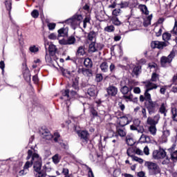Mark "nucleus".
I'll return each instance as SVG.
<instances>
[{
  "label": "nucleus",
  "instance_id": "obj_10",
  "mask_svg": "<svg viewBox=\"0 0 177 177\" xmlns=\"http://www.w3.org/2000/svg\"><path fill=\"white\" fill-rule=\"evenodd\" d=\"M160 121V114H156L153 118L149 117L147 120V124L151 127H156Z\"/></svg>",
  "mask_w": 177,
  "mask_h": 177
},
{
  "label": "nucleus",
  "instance_id": "obj_13",
  "mask_svg": "<svg viewBox=\"0 0 177 177\" xmlns=\"http://www.w3.org/2000/svg\"><path fill=\"white\" fill-rule=\"evenodd\" d=\"M106 92L109 96H116L118 93V88L114 86H109L106 88Z\"/></svg>",
  "mask_w": 177,
  "mask_h": 177
},
{
  "label": "nucleus",
  "instance_id": "obj_6",
  "mask_svg": "<svg viewBox=\"0 0 177 177\" xmlns=\"http://www.w3.org/2000/svg\"><path fill=\"white\" fill-rule=\"evenodd\" d=\"M158 104H160V100L156 101H150L148 102V104L147 105V110L149 111V114H154V113L156 111L157 107H158Z\"/></svg>",
  "mask_w": 177,
  "mask_h": 177
},
{
  "label": "nucleus",
  "instance_id": "obj_22",
  "mask_svg": "<svg viewBox=\"0 0 177 177\" xmlns=\"http://www.w3.org/2000/svg\"><path fill=\"white\" fill-rule=\"evenodd\" d=\"M73 81V83L72 84V88H74L76 91L79 88V82H80V77H75L74 79H72Z\"/></svg>",
  "mask_w": 177,
  "mask_h": 177
},
{
  "label": "nucleus",
  "instance_id": "obj_59",
  "mask_svg": "<svg viewBox=\"0 0 177 177\" xmlns=\"http://www.w3.org/2000/svg\"><path fill=\"white\" fill-rule=\"evenodd\" d=\"M46 62L47 63H52V57H50V55L48 54L46 55Z\"/></svg>",
  "mask_w": 177,
  "mask_h": 177
},
{
  "label": "nucleus",
  "instance_id": "obj_52",
  "mask_svg": "<svg viewBox=\"0 0 177 177\" xmlns=\"http://www.w3.org/2000/svg\"><path fill=\"white\" fill-rule=\"evenodd\" d=\"M171 34L177 35V21H175L174 26L173 28V30H171Z\"/></svg>",
  "mask_w": 177,
  "mask_h": 177
},
{
  "label": "nucleus",
  "instance_id": "obj_3",
  "mask_svg": "<svg viewBox=\"0 0 177 177\" xmlns=\"http://www.w3.org/2000/svg\"><path fill=\"white\" fill-rule=\"evenodd\" d=\"M145 165L147 167L149 175L153 176L161 174V169H160V166H158L157 163H154L153 162H146Z\"/></svg>",
  "mask_w": 177,
  "mask_h": 177
},
{
  "label": "nucleus",
  "instance_id": "obj_9",
  "mask_svg": "<svg viewBox=\"0 0 177 177\" xmlns=\"http://www.w3.org/2000/svg\"><path fill=\"white\" fill-rule=\"evenodd\" d=\"M165 46H168V42L153 41L151 43L152 49H156V48L158 49H164Z\"/></svg>",
  "mask_w": 177,
  "mask_h": 177
},
{
  "label": "nucleus",
  "instance_id": "obj_16",
  "mask_svg": "<svg viewBox=\"0 0 177 177\" xmlns=\"http://www.w3.org/2000/svg\"><path fill=\"white\" fill-rule=\"evenodd\" d=\"M145 88H146V91H148L150 92V91H153V89H157V88H158V86L149 81L145 82Z\"/></svg>",
  "mask_w": 177,
  "mask_h": 177
},
{
  "label": "nucleus",
  "instance_id": "obj_25",
  "mask_svg": "<svg viewBox=\"0 0 177 177\" xmlns=\"http://www.w3.org/2000/svg\"><path fill=\"white\" fill-rule=\"evenodd\" d=\"M68 33V31L66 28H61L58 30V37H66Z\"/></svg>",
  "mask_w": 177,
  "mask_h": 177
},
{
  "label": "nucleus",
  "instance_id": "obj_44",
  "mask_svg": "<svg viewBox=\"0 0 177 177\" xmlns=\"http://www.w3.org/2000/svg\"><path fill=\"white\" fill-rule=\"evenodd\" d=\"M140 115L143 117V118H147V113H146V109L145 108H142L141 111L139 112Z\"/></svg>",
  "mask_w": 177,
  "mask_h": 177
},
{
  "label": "nucleus",
  "instance_id": "obj_34",
  "mask_svg": "<svg viewBox=\"0 0 177 177\" xmlns=\"http://www.w3.org/2000/svg\"><path fill=\"white\" fill-rule=\"evenodd\" d=\"M120 92H122V95H128V93H131V89L127 86H124L121 89Z\"/></svg>",
  "mask_w": 177,
  "mask_h": 177
},
{
  "label": "nucleus",
  "instance_id": "obj_42",
  "mask_svg": "<svg viewBox=\"0 0 177 177\" xmlns=\"http://www.w3.org/2000/svg\"><path fill=\"white\" fill-rule=\"evenodd\" d=\"M43 171H44L45 173L46 172H50L52 171V167H50V165L49 163H47L43 167Z\"/></svg>",
  "mask_w": 177,
  "mask_h": 177
},
{
  "label": "nucleus",
  "instance_id": "obj_15",
  "mask_svg": "<svg viewBox=\"0 0 177 177\" xmlns=\"http://www.w3.org/2000/svg\"><path fill=\"white\" fill-rule=\"evenodd\" d=\"M77 133L81 139H82L83 142H85L86 143H88V136H89V133L86 131H77Z\"/></svg>",
  "mask_w": 177,
  "mask_h": 177
},
{
  "label": "nucleus",
  "instance_id": "obj_40",
  "mask_svg": "<svg viewBox=\"0 0 177 177\" xmlns=\"http://www.w3.org/2000/svg\"><path fill=\"white\" fill-rule=\"evenodd\" d=\"M111 20L113 24L115 26H121V21H120V19L117 17H113Z\"/></svg>",
  "mask_w": 177,
  "mask_h": 177
},
{
  "label": "nucleus",
  "instance_id": "obj_12",
  "mask_svg": "<svg viewBox=\"0 0 177 177\" xmlns=\"http://www.w3.org/2000/svg\"><path fill=\"white\" fill-rule=\"evenodd\" d=\"M132 151H133V149H128L127 151V154L129 156V157H131L133 160V161H136L137 162H139L140 164H143V159L138 158V156H133L132 153Z\"/></svg>",
  "mask_w": 177,
  "mask_h": 177
},
{
  "label": "nucleus",
  "instance_id": "obj_60",
  "mask_svg": "<svg viewBox=\"0 0 177 177\" xmlns=\"http://www.w3.org/2000/svg\"><path fill=\"white\" fill-rule=\"evenodd\" d=\"M118 107L121 111H124L125 110V105L122 104V102H120L118 104Z\"/></svg>",
  "mask_w": 177,
  "mask_h": 177
},
{
  "label": "nucleus",
  "instance_id": "obj_18",
  "mask_svg": "<svg viewBox=\"0 0 177 177\" xmlns=\"http://www.w3.org/2000/svg\"><path fill=\"white\" fill-rule=\"evenodd\" d=\"M57 51V48L56 46L50 44L48 47V52L50 53V56H55L56 55V52Z\"/></svg>",
  "mask_w": 177,
  "mask_h": 177
},
{
  "label": "nucleus",
  "instance_id": "obj_37",
  "mask_svg": "<svg viewBox=\"0 0 177 177\" xmlns=\"http://www.w3.org/2000/svg\"><path fill=\"white\" fill-rule=\"evenodd\" d=\"M77 53L79 56H84V55H85V47L82 46H80L77 49Z\"/></svg>",
  "mask_w": 177,
  "mask_h": 177
},
{
  "label": "nucleus",
  "instance_id": "obj_38",
  "mask_svg": "<svg viewBox=\"0 0 177 177\" xmlns=\"http://www.w3.org/2000/svg\"><path fill=\"white\" fill-rule=\"evenodd\" d=\"M115 30V28L113 25L107 26L104 28V31L106 32H113Z\"/></svg>",
  "mask_w": 177,
  "mask_h": 177
},
{
  "label": "nucleus",
  "instance_id": "obj_2",
  "mask_svg": "<svg viewBox=\"0 0 177 177\" xmlns=\"http://www.w3.org/2000/svg\"><path fill=\"white\" fill-rule=\"evenodd\" d=\"M84 17L81 15H75L71 18L66 20V24H68L72 27L73 30L80 27V25L82 22Z\"/></svg>",
  "mask_w": 177,
  "mask_h": 177
},
{
  "label": "nucleus",
  "instance_id": "obj_61",
  "mask_svg": "<svg viewBox=\"0 0 177 177\" xmlns=\"http://www.w3.org/2000/svg\"><path fill=\"white\" fill-rule=\"evenodd\" d=\"M59 44L60 45H67V39H62L59 40Z\"/></svg>",
  "mask_w": 177,
  "mask_h": 177
},
{
  "label": "nucleus",
  "instance_id": "obj_33",
  "mask_svg": "<svg viewBox=\"0 0 177 177\" xmlns=\"http://www.w3.org/2000/svg\"><path fill=\"white\" fill-rule=\"evenodd\" d=\"M151 19H153V15H149L146 20H145L143 24L145 27L150 26L151 24Z\"/></svg>",
  "mask_w": 177,
  "mask_h": 177
},
{
  "label": "nucleus",
  "instance_id": "obj_46",
  "mask_svg": "<svg viewBox=\"0 0 177 177\" xmlns=\"http://www.w3.org/2000/svg\"><path fill=\"white\" fill-rule=\"evenodd\" d=\"M5 4L7 10H10V9H12V0H6Z\"/></svg>",
  "mask_w": 177,
  "mask_h": 177
},
{
  "label": "nucleus",
  "instance_id": "obj_28",
  "mask_svg": "<svg viewBox=\"0 0 177 177\" xmlns=\"http://www.w3.org/2000/svg\"><path fill=\"white\" fill-rule=\"evenodd\" d=\"M100 68L103 73H107V71H109V65H107V62H102L100 64Z\"/></svg>",
  "mask_w": 177,
  "mask_h": 177
},
{
  "label": "nucleus",
  "instance_id": "obj_39",
  "mask_svg": "<svg viewBox=\"0 0 177 177\" xmlns=\"http://www.w3.org/2000/svg\"><path fill=\"white\" fill-rule=\"evenodd\" d=\"M171 114H172L173 120L176 121L177 122V111H176V108H171Z\"/></svg>",
  "mask_w": 177,
  "mask_h": 177
},
{
  "label": "nucleus",
  "instance_id": "obj_53",
  "mask_svg": "<svg viewBox=\"0 0 177 177\" xmlns=\"http://www.w3.org/2000/svg\"><path fill=\"white\" fill-rule=\"evenodd\" d=\"M120 12H121V10L115 9V10H113L112 15H113V16H115V17H117V16H118V15H120Z\"/></svg>",
  "mask_w": 177,
  "mask_h": 177
},
{
  "label": "nucleus",
  "instance_id": "obj_35",
  "mask_svg": "<svg viewBox=\"0 0 177 177\" xmlns=\"http://www.w3.org/2000/svg\"><path fill=\"white\" fill-rule=\"evenodd\" d=\"M88 39L89 41H94L95 39H96V32H95L94 31L90 32L88 35Z\"/></svg>",
  "mask_w": 177,
  "mask_h": 177
},
{
  "label": "nucleus",
  "instance_id": "obj_8",
  "mask_svg": "<svg viewBox=\"0 0 177 177\" xmlns=\"http://www.w3.org/2000/svg\"><path fill=\"white\" fill-rule=\"evenodd\" d=\"M167 156V152L162 149H159L158 150H154L152 153V157L154 160H161L165 158Z\"/></svg>",
  "mask_w": 177,
  "mask_h": 177
},
{
  "label": "nucleus",
  "instance_id": "obj_23",
  "mask_svg": "<svg viewBox=\"0 0 177 177\" xmlns=\"http://www.w3.org/2000/svg\"><path fill=\"white\" fill-rule=\"evenodd\" d=\"M138 8L140 10H141V12L144 13V15H149V10L147 9V6H146V5L140 4L138 6Z\"/></svg>",
  "mask_w": 177,
  "mask_h": 177
},
{
  "label": "nucleus",
  "instance_id": "obj_19",
  "mask_svg": "<svg viewBox=\"0 0 177 177\" xmlns=\"http://www.w3.org/2000/svg\"><path fill=\"white\" fill-rule=\"evenodd\" d=\"M42 138L44 139H46V140H50V139H52V138H53V136H52V134H50V132H49V131L45 130L42 133Z\"/></svg>",
  "mask_w": 177,
  "mask_h": 177
},
{
  "label": "nucleus",
  "instance_id": "obj_63",
  "mask_svg": "<svg viewBox=\"0 0 177 177\" xmlns=\"http://www.w3.org/2000/svg\"><path fill=\"white\" fill-rule=\"evenodd\" d=\"M171 157L172 160H177V151L171 153Z\"/></svg>",
  "mask_w": 177,
  "mask_h": 177
},
{
  "label": "nucleus",
  "instance_id": "obj_17",
  "mask_svg": "<svg viewBox=\"0 0 177 177\" xmlns=\"http://www.w3.org/2000/svg\"><path fill=\"white\" fill-rule=\"evenodd\" d=\"M160 103L161 104V105L159 109V113L160 114H164V116L167 117V101H164Z\"/></svg>",
  "mask_w": 177,
  "mask_h": 177
},
{
  "label": "nucleus",
  "instance_id": "obj_1",
  "mask_svg": "<svg viewBox=\"0 0 177 177\" xmlns=\"http://www.w3.org/2000/svg\"><path fill=\"white\" fill-rule=\"evenodd\" d=\"M32 158L31 161H27L24 165V169L28 171L30 167H32L33 165V168L35 172H39L41 168H42V158L37 153H33L32 150L29 149L28 151V156L26 160H30Z\"/></svg>",
  "mask_w": 177,
  "mask_h": 177
},
{
  "label": "nucleus",
  "instance_id": "obj_48",
  "mask_svg": "<svg viewBox=\"0 0 177 177\" xmlns=\"http://www.w3.org/2000/svg\"><path fill=\"white\" fill-rule=\"evenodd\" d=\"M163 41H169L171 39V35L168 32H165L162 35Z\"/></svg>",
  "mask_w": 177,
  "mask_h": 177
},
{
  "label": "nucleus",
  "instance_id": "obj_50",
  "mask_svg": "<svg viewBox=\"0 0 177 177\" xmlns=\"http://www.w3.org/2000/svg\"><path fill=\"white\" fill-rule=\"evenodd\" d=\"M95 80L97 82H100L103 81V76L100 73H97L95 76Z\"/></svg>",
  "mask_w": 177,
  "mask_h": 177
},
{
  "label": "nucleus",
  "instance_id": "obj_24",
  "mask_svg": "<svg viewBox=\"0 0 177 177\" xmlns=\"http://www.w3.org/2000/svg\"><path fill=\"white\" fill-rule=\"evenodd\" d=\"M142 68L140 66H136L133 68V71H132V75L133 77L136 75L138 77L139 74L142 72Z\"/></svg>",
  "mask_w": 177,
  "mask_h": 177
},
{
  "label": "nucleus",
  "instance_id": "obj_57",
  "mask_svg": "<svg viewBox=\"0 0 177 177\" xmlns=\"http://www.w3.org/2000/svg\"><path fill=\"white\" fill-rule=\"evenodd\" d=\"M48 27L49 30H55V28H56V24L50 23L48 24Z\"/></svg>",
  "mask_w": 177,
  "mask_h": 177
},
{
  "label": "nucleus",
  "instance_id": "obj_58",
  "mask_svg": "<svg viewBox=\"0 0 177 177\" xmlns=\"http://www.w3.org/2000/svg\"><path fill=\"white\" fill-rule=\"evenodd\" d=\"M48 38L49 39L55 40V39H57V36H56V34L55 33H51L48 35Z\"/></svg>",
  "mask_w": 177,
  "mask_h": 177
},
{
  "label": "nucleus",
  "instance_id": "obj_55",
  "mask_svg": "<svg viewBox=\"0 0 177 177\" xmlns=\"http://www.w3.org/2000/svg\"><path fill=\"white\" fill-rule=\"evenodd\" d=\"M62 174H64L65 176H70V175H68L69 171H68V169L67 168L62 169Z\"/></svg>",
  "mask_w": 177,
  "mask_h": 177
},
{
  "label": "nucleus",
  "instance_id": "obj_27",
  "mask_svg": "<svg viewBox=\"0 0 177 177\" xmlns=\"http://www.w3.org/2000/svg\"><path fill=\"white\" fill-rule=\"evenodd\" d=\"M148 131L151 133V135H153V136H156L157 133V127H156V126H150L148 128Z\"/></svg>",
  "mask_w": 177,
  "mask_h": 177
},
{
  "label": "nucleus",
  "instance_id": "obj_30",
  "mask_svg": "<svg viewBox=\"0 0 177 177\" xmlns=\"http://www.w3.org/2000/svg\"><path fill=\"white\" fill-rule=\"evenodd\" d=\"M95 41L92 42L89 45L88 52L91 53H94V52H97V48L95 46Z\"/></svg>",
  "mask_w": 177,
  "mask_h": 177
},
{
  "label": "nucleus",
  "instance_id": "obj_41",
  "mask_svg": "<svg viewBox=\"0 0 177 177\" xmlns=\"http://www.w3.org/2000/svg\"><path fill=\"white\" fill-rule=\"evenodd\" d=\"M60 156L59 154H55L54 156H53V161L54 164H59L60 162Z\"/></svg>",
  "mask_w": 177,
  "mask_h": 177
},
{
  "label": "nucleus",
  "instance_id": "obj_7",
  "mask_svg": "<svg viewBox=\"0 0 177 177\" xmlns=\"http://www.w3.org/2000/svg\"><path fill=\"white\" fill-rule=\"evenodd\" d=\"M130 129L131 131H137L139 133H143L145 132V129L140 126V120L139 119L133 120V124L130 126Z\"/></svg>",
  "mask_w": 177,
  "mask_h": 177
},
{
  "label": "nucleus",
  "instance_id": "obj_54",
  "mask_svg": "<svg viewBox=\"0 0 177 177\" xmlns=\"http://www.w3.org/2000/svg\"><path fill=\"white\" fill-rule=\"evenodd\" d=\"M29 50H30L33 53H35L38 52V50H39L37 46H33L30 47Z\"/></svg>",
  "mask_w": 177,
  "mask_h": 177
},
{
  "label": "nucleus",
  "instance_id": "obj_11",
  "mask_svg": "<svg viewBox=\"0 0 177 177\" xmlns=\"http://www.w3.org/2000/svg\"><path fill=\"white\" fill-rule=\"evenodd\" d=\"M118 120L120 127H125L126 125H128V124H129V122L131 121V115H129L120 117Z\"/></svg>",
  "mask_w": 177,
  "mask_h": 177
},
{
  "label": "nucleus",
  "instance_id": "obj_51",
  "mask_svg": "<svg viewBox=\"0 0 177 177\" xmlns=\"http://www.w3.org/2000/svg\"><path fill=\"white\" fill-rule=\"evenodd\" d=\"M91 18L89 17H86L83 21V27L85 28L86 27V23H90Z\"/></svg>",
  "mask_w": 177,
  "mask_h": 177
},
{
  "label": "nucleus",
  "instance_id": "obj_14",
  "mask_svg": "<svg viewBox=\"0 0 177 177\" xmlns=\"http://www.w3.org/2000/svg\"><path fill=\"white\" fill-rule=\"evenodd\" d=\"M171 135L169 130H165L162 132V136L159 139L160 143H167L168 142V137Z\"/></svg>",
  "mask_w": 177,
  "mask_h": 177
},
{
  "label": "nucleus",
  "instance_id": "obj_64",
  "mask_svg": "<svg viewBox=\"0 0 177 177\" xmlns=\"http://www.w3.org/2000/svg\"><path fill=\"white\" fill-rule=\"evenodd\" d=\"M133 92H134V93H137V94L140 93V88H139V87H135V88H133Z\"/></svg>",
  "mask_w": 177,
  "mask_h": 177
},
{
  "label": "nucleus",
  "instance_id": "obj_45",
  "mask_svg": "<svg viewBox=\"0 0 177 177\" xmlns=\"http://www.w3.org/2000/svg\"><path fill=\"white\" fill-rule=\"evenodd\" d=\"M158 80H160L158 74L153 73L151 75V81H152V82H157V81H158Z\"/></svg>",
  "mask_w": 177,
  "mask_h": 177
},
{
  "label": "nucleus",
  "instance_id": "obj_20",
  "mask_svg": "<svg viewBox=\"0 0 177 177\" xmlns=\"http://www.w3.org/2000/svg\"><path fill=\"white\" fill-rule=\"evenodd\" d=\"M117 133L121 138L127 136V130L125 129H121L120 127L117 128Z\"/></svg>",
  "mask_w": 177,
  "mask_h": 177
},
{
  "label": "nucleus",
  "instance_id": "obj_49",
  "mask_svg": "<svg viewBox=\"0 0 177 177\" xmlns=\"http://www.w3.org/2000/svg\"><path fill=\"white\" fill-rule=\"evenodd\" d=\"M31 16H32L34 19H37L38 16H39V12H38V10H34L31 12Z\"/></svg>",
  "mask_w": 177,
  "mask_h": 177
},
{
  "label": "nucleus",
  "instance_id": "obj_5",
  "mask_svg": "<svg viewBox=\"0 0 177 177\" xmlns=\"http://www.w3.org/2000/svg\"><path fill=\"white\" fill-rule=\"evenodd\" d=\"M62 95L61 99L62 100H70L72 97H74L75 95H77V92L73 90H62Z\"/></svg>",
  "mask_w": 177,
  "mask_h": 177
},
{
  "label": "nucleus",
  "instance_id": "obj_47",
  "mask_svg": "<svg viewBox=\"0 0 177 177\" xmlns=\"http://www.w3.org/2000/svg\"><path fill=\"white\" fill-rule=\"evenodd\" d=\"M127 95H124L123 96L124 99H126V100H129V102H132V100L133 99V95H132V93H129Z\"/></svg>",
  "mask_w": 177,
  "mask_h": 177
},
{
  "label": "nucleus",
  "instance_id": "obj_32",
  "mask_svg": "<svg viewBox=\"0 0 177 177\" xmlns=\"http://www.w3.org/2000/svg\"><path fill=\"white\" fill-rule=\"evenodd\" d=\"M75 37L74 36H71L66 39L67 45H74L75 44Z\"/></svg>",
  "mask_w": 177,
  "mask_h": 177
},
{
  "label": "nucleus",
  "instance_id": "obj_31",
  "mask_svg": "<svg viewBox=\"0 0 177 177\" xmlns=\"http://www.w3.org/2000/svg\"><path fill=\"white\" fill-rule=\"evenodd\" d=\"M126 142L128 146H133V145H135V141L133 140V138H132V137H131L130 136H127Z\"/></svg>",
  "mask_w": 177,
  "mask_h": 177
},
{
  "label": "nucleus",
  "instance_id": "obj_26",
  "mask_svg": "<svg viewBox=\"0 0 177 177\" xmlns=\"http://www.w3.org/2000/svg\"><path fill=\"white\" fill-rule=\"evenodd\" d=\"M87 93H88V95H89V96H95L96 95V87H95V86L90 87L88 89Z\"/></svg>",
  "mask_w": 177,
  "mask_h": 177
},
{
  "label": "nucleus",
  "instance_id": "obj_21",
  "mask_svg": "<svg viewBox=\"0 0 177 177\" xmlns=\"http://www.w3.org/2000/svg\"><path fill=\"white\" fill-rule=\"evenodd\" d=\"M140 142L141 143H149L150 142V137L145 135V134H142L141 136H140Z\"/></svg>",
  "mask_w": 177,
  "mask_h": 177
},
{
  "label": "nucleus",
  "instance_id": "obj_56",
  "mask_svg": "<svg viewBox=\"0 0 177 177\" xmlns=\"http://www.w3.org/2000/svg\"><path fill=\"white\" fill-rule=\"evenodd\" d=\"M28 173V171H26V169H24H24L23 170H21L19 172V175L20 176H23V175H27V174Z\"/></svg>",
  "mask_w": 177,
  "mask_h": 177
},
{
  "label": "nucleus",
  "instance_id": "obj_36",
  "mask_svg": "<svg viewBox=\"0 0 177 177\" xmlns=\"http://www.w3.org/2000/svg\"><path fill=\"white\" fill-rule=\"evenodd\" d=\"M84 64L85 67H88V68H91V67H92V60L89 58H86L84 59Z\"/></svg>",
  "mask_w": 177,
  "mask_h": 177
},
{
  "label": "nucleus",
  "instance_id": "obj_62",
  "mask_svg": "<svg viewBox=\"0 0 177 177\" xmlns=\"http://www.w3.org/2000/svg\"><path fill=\"white\" fill-rule=\"evenodd\" d=\"M129 3L127 1H124V2H122L120 3V8H128Z\"/></svg>",
  "mask_w": 177,
  "mask_h": 177
},
{
  "label": "nucleus",
  "instance_id": "obj_4",
  "mask_svg": "<svg viewBox=\"0 0 177 177\" xmlns=\"http://www.w3.org/2000/svg\"><path fill=\"white\" fill-rule=\"evenodd\" d=\"M174 57H175V52L171 51L170 54L166 57L162 56L160 58V64L162 67H168L171 63H172V60H174Z\"/></svg>",
  "mask_w": 177,
  "mask_h": 177
},
{
  "label": "nucleus",
  "instance_id": "obj_29",
  "mask_svg": "<svg viewBox=\"0 0 177 177\" xmlns=\"http://www.w3.org/2000/svg\"><path fill=\"white\" fill-rule=\"evenodd\" d=\"M149 91L145 90V93H144V96L145 97V100L146 102H147L148 103L150 102H153V100H151V95L149 93Z\"/></svg>",
  "mask_w": 177,
  "mask_h": 177
},
{
  "label": "nucleus",
  "instance_id": "obj_43",
  "mask_svg": "<svg viewBox=\"0 0 177 177\" xmlns=\"http://www.w3.org/2000/svg\"><path fill=\"white\" fill-rule=\"evenodd\" d=\"M83 75H85V77H92V71L84 68V71H83Z\"/></svg>",
  "mask_w": 177,
  "mask_h": 177
}]
</instances>
